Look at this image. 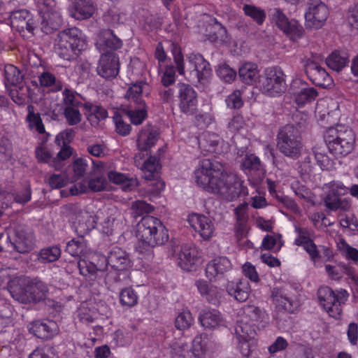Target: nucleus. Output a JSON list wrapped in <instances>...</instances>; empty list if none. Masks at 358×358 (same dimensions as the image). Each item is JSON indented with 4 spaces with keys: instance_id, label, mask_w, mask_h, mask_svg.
Returning a JSON list of instances; mask_svg holds the SVG:
<instances>
[{
    "instance_id": "nucleus-1",
    "label": "nucleus",
    "mask_w": 358,
    "mask_h": 358,
    "mask_svg": "<svg viewBox=\"0 0 358 358\" xmlns=\"http://www.w3.org/2000/svg\"><path fill=\"white\" fill-rule=\"evenodd\" d=\"M194 178L199 187L229 201L248 194V189L240 177L227 173L220 164L208 159L200 162L194 171Z\"/></svg>"
},
{
    "instance_id": "nucleus-2",
    "label": "nucleus",
    "mask_w": 358,
    "mask_h": 358,
    "mask_svg": "<svg viewBox=\"0 0 358 358\" xmlns=\"http://www.w3.org/2000/svg\"><path fill=\"white\" fill-rule=\"evenodd\" d=\"M137 237L136 252L140 258L150 262L154 258V248L167 242L169 234L159 219L147 215L138 224Z\"/></svg>"
},
{
    "instance_id": "nucleus-3",
    "label": "nucleus",
    "mask_w": 358,
    "mask_h": 358,
    "mask_svg": "<svg viewBox=\"0 0 358 358\" xmlns=\"http://www.w3.org/2000/svg\"><path fill=\"white\" fill-rule=\"evenodd\" d=\"M55 46L61 58L70 61L76 58L86 48L87 41L80 29L71 27L57 34Z\"/></svg>"
},
{
    "instance_id": "nucleus-4",
    "label": "nucleus",
    "mask_w": 358,
    "mask_h": 358,
    "mask_svg": "<svg viewBox=\"0 0 358 358\" xmlns=\"http://www.w3.org/2000/svg\"><path fill=\"white\" fill-rule=\"evenodd\" d=\"M26 285L24 278H16L8 282V291L15 300L27 303L38 302L45 299L48 288L44 282L36 280L27 286Z\"/></svg>"
},
{
    "instance_id": "nucleus-5",
    "label": "nucleus",
    "mask_w": 358,
    "mask_h": 358,
    "mask_svg": "<svg viewBox=\"0 0 358 358\" xmlns=\"http://www.w3.org/2000/svg\"><path fill=\"white\" fill-rule=\"evenodd\" d=\"M325 143L330 153L335 156H346L354 149L355 136L352 130L342 131L329 128L324 136Z\"/></svg>"
},
{
    "instance_id": "nucleus-6",
    "label": "nucleus",
    "mask_w": 358,
    "mask_h": 358,
    "mask_svg": "<svg viewBox=\"0 0 358 358\" xmlns=\"http://www.w3.org/2000/svg\"><path fill=\"white\" fill-rule=\"evenodd\" d=\"M320 304L331 317L339 319L343 313V306L349 298L344 289L333 290L328 286H322L317 291Z\"/></svg>"
},
{
    "instance_id": "nucleus-7",
    "label": "nucleus",
    "mask_w": 358,
    "mask_h": 358,
    "mask_svg": "<svg viewBox=\"0 0 358 358\" xmlns=\"http://www.w3.org/2000/svg\"><path fill=\"white\" fill-rule=\"evenodd\" d=\"M215 343L206 334L196 336L192 342V350L187 344L176 343L173 350L181 358H212Z\"/></svg>"
},
{
    "instance_id": "nucleus-8",
    "label": "nucleus",
    "mask_w": 358,
    "mask_h": 358,
    "mask_svg": "<svg viewBox=\"0 0 358 358\" xmlns=\"http://www.w3.org/2000/svg\"><path fill=\"white\" fill-rule=\"evenodd\" d=\"M277 147L285 156L297 158L302 149L299 131L293 125L283 127L277 136Z\"/></svg>"
},
{
    "instance_id": "nucleus-9",
    "label": "nucleus",
    "mask_w": 358,
    "mask_h": 358,
    "mask_svg": "<svg viewBox=\"0 0 358 358\" xmlns=\"http://www.w3.org/2000/svg\"><path fill=\"white\" fill-rule=\"evenodd\" d=\"M285 75L281 68H266L264 76L260 80V88L263 93L270 96H278L286 90Z\"/></svg>"
},
{
    "instance_id": "nucleus-10",
    "label": "nucleus",
    "mask_w": 358,
    "mask_h": 358,
    "mask_svg": "<svg viewBox=\"0 0 358 358\" xmlns=\"http://www.w3.org/2000/svg\"><path fill=\"white\" fill-rule=\"evenodd\" d=\"M328 15V8L323 2L320 0H311L305 13L306 27L316 29L321 28Z\"/></svg>"
},
{
    "instance_id": "nucleus-11",
    "label": "nucleus",
    "mask_w": 358,
    "mask_h": 358,
    "mask_svg": "<svg viewBox=\"0 0 358 358\" xmlns=\"http://www.w3.org/2000/svg\"><path fill=\"white\" fill-rule=\"evenodd\" d=\"M7 242L9 246L19 253H27L34 248L32 236L21 226L11 229L9 231L7 236Z\"/></svg>"
},
{
    "instance_id": "nucleus-12",
    "label": "nucleus",
    "mask_w": 358,
    "mask_h": 358,
    "mask_svg": "<svg viewBox=\"0 0 358 358\" xmlns=\"http://www.w3.org/2000/svg\"><path fill=\"white\" fill-rule=\"evenodd\" d=\"M271 16L272 20L277 27L289 37L291 40H297L303 36V27L295 20H289L280 9L274 8Z\"/></svg>"
},
{
    "instance_id": "nucleus-13",
    "label": "nucleus",
    "mask_w": 358,
    "mask_h": 358,
    "mask_svg": "<svg viewBox=\"0 0 358 358\" xmlns=\"http://www.w3.org/2000/svg\"><path fill=\"white\" fill-rule=\"evenodd\" d=\"M178 97L179 108L186 115H194L197 111L198 97L194 88L188 84H178Z\"/></svg>"
},
{
    "instance_id": "nucleus-14",
    "label": "nucleus",
    "mask_w": 358,
    "mask_h": 358,
    "mask_svg": "<svg viewBox=\"0 0 358 358\" xmlns=\"http://www.w3.org/2000/svg\"><path fill=\"white\" fill-rule=\"evenodd\" d=\"M187 222L203 240L209 241L215 236V226L209 217L192 213L188 215Z\"/></svg>"
},
{
    "instance_id": "nucleus-15",
    "label": "nucleus",
    "mask_w": 358,
    "mask_h": 358,
    "mask_svg": "<svg viewBox=\"0 0 358 358\" xmlns=\"http://www.w3.org/2000/svg\"><path fill=\"white\" fill-rule=\"evenodd\" d=\"M178 266L183 270L192 271L201 264L199 252L193 244H184L177 253Z\"/></svg>"
},
{
    "instance_id": "nucleus-16",
    "label": "nucleus",
    "mask_w": 358,
    "mask_h": 358,
    "mask_svg": "<svg viewBox=\"0 0 358 358\" xmlns=\"http://www.w3.org/2000/svg\"><path fill=\"white\" fill-rule=\"evenodd\" d=\"M190 68L192 80L205 83L211 76V68L208 62L200 54L190 53L187 56Z\"/></svg>"
},
{
    "instance_id": "nucleus-17",
    "label": "nucleus",
    "mask_w": 358,
    "mask_h": 358,
    "mask_svg": "<svg viewBox=\"0 0 358 358\" xmlns=\"http://www.w3.org/2000/svg\"><path fill=\"white\" fill-rule=\"evenodd\" d=\"M106 262V266H110L113 270L124 271L132 265L128 253L119 247H113L108 252L106 257H103Z\"/></svg>"
},
{
    "instance_id": "nucleus-18",
    "label": "nucleus",
    "mask_w": 358,
    "mask_h": 358,
    "mask_svg": "<svg viewBox=\"0 0 358 358\" xmlns=\"http://www.w3.org/2000/svg\"><path fill=\"white\" fill-rule=\"evenodd\" d=\"M232 264L226 257H218L210 261L206 268V276L210 281H216L231 269Z\"/></svg>"
},
{
    "instance_id": "nucleus-19",
    "label": "nucleus",
    "mask_w": 358,
    "mask_h": 358,
    "mask_svg": "<svg viewBox=\"0 0 358 358\" xmlns=\"http://www.w3.org/2000/svg\"><path fill=\"white\" fill-rule=\"evenodd\" d=\"M199 144L201 149L206 153H215L217 155L227 152L229 144L224 143L218 135L214 133H206L199 140Z\"/></svg>"
},
{
    "instance_id": "nucleus-20",
    "label": "nucleus",
    "mask_w": 358,
    "mask_h": 358,
    "mask_svg": "<svg viewBox=\"0 0 358 358\" xmlns=\"http://www.w3.org/2000/svg\"><path fill=\"white\" fill-rule=\"evenodd\" d=\"M118 65V58L115 54H104L101 55L99 59L97 73L106 79L113 78L119 72Z\"/></svg>"
},
{
    "instance_id": "nucleus-21",
    "label": "nucleus",
    "mask_w": 358,
    "mask_h": 358,
    "mask_svg": "<svg viewBox=\"0 0 358 358\" xmlns=\"http://www.w3.org/2000/svg\"><path fill=\"white\" fill-rule=\"evenodd\" d=\"M199 321L205 329H216L227 327L225 320L220 311L216 309L202 310L199 313Z\"/></svg>"
},
{
    "instance_id": "nucleus-22",
    "label": "nucleus",
    "mask_w": 358,
    "mask_h": 358,
    "mask_svg": "<svg viewBox=\"0 0 358 358\" xmlns=\"http://www.w3.org/2000/svg\"><path fill=\"white\" fill-rule=\"evenodd\" d=\"M96 10L92 0H74L69 8L70 15L78 20L90 18Z\"/></svg>"
},
{
    "instance_id": "nucleus-23",
    "label": "nucleus",
    "mask_w": 358,
    "mask_h": 358,
    "mask_svg": "<svg viewBox=\"0 0 358 358\" xmlns=\"http://www.w3.org/2000/svg\"><path fill=\"white\" fill-rule=\"evenodd\" d=\"M306 72L310 80L316 85L325 87L331 82V78L326 70L314 62H308Z\"/></svg>"
},
{
    "instance_id": "nucleus-24",
    "label": "nucleus",
    "mask_w": 358,
    "mask_h": 358,
    "mask_svg": "<svg viewBox=\"0 0 358 358\" xmlns=\"http://www.w3.org/2000/svg\"><path fill=\"white\" fill-rule=\"evenodd\" d=\"M11 25L19 31H28L33 34L35 28L34 20L30 13L27 10H19L13 12L10 16Z\"/></svg>"
},
{
    "instance_id": "nucleus-25",
    "label": "nucleus",
    "mask_w": 358,
    "mask_h": 358,
    "mask_svg": "<svg viewBox=\"0 0 358 358\" xmlns=\"http://www.w3.org/2000/svg\"><path fill=\"white\" fill-rule=\"evenodd\" d=\"M29 331L38 338L50 339L57 334L58 327L57 323L52 320L46 322L36 321L31 324Z\"/></svg>"
},
{
    "instance_id": "nucleus-26",
    "label": "nucleus",
    "mask_w": 358,
    "mask_h": 358,
    "mask_svg": "<svg viewBox=\"0 0 358 358\" xmlns=\"http://www.w3.org/2000/svg\"><path fill=\"white\" fill-rule=\"evenodd\" d=\"M140 156L141 154L139 153L135 157L136 165L142 171L145 179L148 180H154L156 174L160 169L158 158L155 156H150L143 162H141V159H138Z\"/></svg>"
},
{
    "instance_id": "nucleus-27",
    "label": "nucleus",
    "mask_w": 358,
    "mask_h": 358,
    "mask_svg": "<svg viewBox=\"0 0 358 358\" xmlns=\"http://www.w3.org/2000/svg\"><path fill=\"white\" fill-rule=\"evenodd\" d=\"M158 138V131L150 125H146L139 133L137 146L141 151H148L155 145Z\"/></svg>"
},
{
    "instance_id": "nucleus-28",
    "label": "nucleus",
    "mask_w": 358,
    "mask_h": 358,
    "mask_svg": "<svg viewBox=\"0 0 358 358\" xmlns=\"http://www.w3.org/2000/svg\"><path fill=\"white\" fill-rule=\"evenodd\" d=\"M199 293L207 301L216 304L221 298V290L217 286L208 283L206 280L201 279L195 282Z\"/></svg>"
},
{
    "instance_id": "nucleus-29",
    "label": "nucleus",
    "mask_w": 358,
    "mask_h": 358,
    "mask_svg": "<svg viewBox=\"0 0 358 358\" xmlns=\"http://www.w3.org/2000/svg\"><path fill=\"white\" fill-rule=\"evenodd\" d=\"M226 289L227 293L236 300L244 302L249 297L250 286L248 280L242 279L238 282H229Z\"/></svg>"
},
{
    "instance_id": "nucleus-30",
    "label": "nucleus",
    "mask_w": 358,
    "mask_h": 358,
    "mask_svg": "<svg viewBox=\"0 0 358 358\" xmlns=\"http://www.w3.org/2000/svg\"><path fill=\"white\" fill-rule=\"evenodd\" d=\"M241 169L247 175H257L262 178L264 174V166L259 158L253 154L246 155L241 162Z\"/></svg>"
},
{
    "instance_id": "nucleus-31",
    "label": "nucleus",
    "mask_w": 358,
    "mask_h": 358,
    "mask_svg": "<svg viewBox=\"0 0 358 358\" xmlns=\"http://www.w3.org/2000/svg\"><path fill=\"white\" fill-rule=\"evenodd\" d=\"M108 177L111 182L120 185L125 192L131 191L138 185V181L136 177L117 171H111L108 172Z\"/></svg>"
},
{
    "instance_id": "nucleus-32",
    "label": "nucleus",
    "mask_w": 358,
    "mask_h": 358,
    "mask_svg": "<svg viewBox=\"0 0 358 358\" xmlns=\"http://www.w3.org/2000/svg\"><path fill=\"white\" fill-rule=\"evenodd\" d=\"M271 299L275 304L276 311L283 313L294 312L293 302L283 290L274 288L272 290Z\"/></svg>"
},
{
    "instance_id": "nucleus-33",
    "label": "nucleus",
    "mask_w": 358,
    "mask_h": 358,
    "mask_svg": "<svg viewBox=\"0 0 358 358\" xmlns=\"http://www.w3.org/2000/svg\"><path fill=\"white\" fill-rule=\"evenodd\" d=\"M41 29L48 34L57 30L62 24V17L60 10L41 15Z\"/></svg>"
},
{
    "instance_id": "nucleus-34",
    "label": "nucleus",
    "mask_w": 358,
    "mask_h": 358,
    "mask_svg": "<svg viewBox=\"0 0 358 358\" xmlns=\"http://www.w3.org/2000/svg\"><path fill=\"white\" fill-rule=\"evenodd\" d=\"M147 87H148V85L146 82L141 81L134 83L128 89L125 94V98L131 103H134V105L141 104L142 106L145 102L141 96Z\"/></svg>"
},
{
    "instance_id": "nucleus-35",
    "label": "nucleus",
    "mask_w": 358,
    "mask_h": 358,
    "mask_svg": "<svg viewBox=\"0 0 358 358\" xmlns=\"http://www.w3.org/2000/svg\"><path fill=\"white\" fill-rule=\"evenodd\" d=\"M238 75L243 82L252 85L259 78V71L255 64L248 62L240 67Z\"/></svg>"
},
{
    "instance_id": "nucleus-36",
    "label": "nucleus",
    "mask_w": 358,
    "mask_h": 358,
    "mask_svg": "<svg viewBox=\"0 0 358 358\" xmlns=\"http://www.w3.org/2000/svg\"><path fill=\"white\" fill-rule=\"evenodd\" d=\"M100 218L99 215L95 217L89 215L82 216L81 219L75 223L76 232L79 236L83 237L95 227L96 223L95 219L99 220Z\"/></svg>"
},
{
    "instance_id": "nucleus-37",
    "label": "nucleus",
    "mask_w": 358,
    "mask_h": 358,
    "mask_svg": "<svg viewBox=\"0 0 358 358\" xmlns=\"http://www.w3.org/2000/svg\"><path fill=\"white\" fill-rule=\"evenodd\" d=\"M27 112L28 114L26 117V121L28 123L29 128L41 134L45 133V127L43 124L41 115L38 113H35L34 106L29 105L27 106Z\"/></svg>"
},
{
    "instance_id": "nucleus-38",
    "label": "nucleus",
    "mask_w": 358,
    "mask_h": 358,
    "mask_svg": "<svg viewBox=\"0 0 358 358\" xmlns=\"http://www.w3.org/2000/svg\"><path fill=\"white\" fill-rule=\"evenodd\" d=\"M346 52L334 51L326 59L327 65L331 69L339 71L348 63Z\"/></svg>"
},
{
    "instance_id": "nucleus-39",
    "label": "nucleus",
    "mask_w": 358,
    "mask_h": 358,
    "mask_svg": "<svg viewBox=\"0 0 358 358\" xmlns=\"http://www.w3.org/2000/svg\"><path fill=\"white\" fill-rule=\"evenodd\" d=\"M255 329L250 324L247 318L238 320L235 327V336L236 339H246L255 337Z\"/></svg>"
},
{
    "instance_id": "nucleus-40",
    "label": "nucleus",
    "mask_w": 358,
    "mask_h": 358,
    "mask_svg": "<svg viewBox=\"0 0 358 358\" xmlns=\"http://www.w3.org/2000/svg\"><path fill=\"white\" fill-rule=\"evenodd\" d=\"M4 85L6 87L9 85H17L22 81L23 76L20 70L13 64H6L4 66Z\"/></svg>"
},
{
    "instance_id": "nucleus-41",
    "label": "nucleus",
    "mask_w": 358,
    "mask_h": 358,
    "mask_svg": "<svg viewBox=\"0 0 358 358\" xmlns=\"http://www.w3.org/2000/svg\"><path fill=\"white\" fill-rule=\"evenodd\" d=\"M317 96V92L313 87H304L294 94V100L299 106L314 101Z\"/></svg>"
},
{
    "instance_id": "nucleus-42",
    "label": "nucleus",
    "mask_w": 358,
    "mask_h": 358,
    "mask_svg": "<svg viewBox=\"0 0 358 358\" xmlns=\"http://www.w3.org/2000/svg\"><path fill=\"white\" fill-rule=\"evenodd\" d=\"M138 296L136 292L131 287H126L120 293V302L122 306L131 308L138 303Z\"/></svg>"
},
{
    "instance_id": "nucleus-43",
    "label": "nucleus",
    "mask_w": 358,
    "mask_h": 358,
    "mask_svg": "<svg viewBox=\"0 0 358 358\" xmlns=\"http://www.w3.org/2000/svg\"><path fill=\"white\" fill-rule=\"evenodd\" d=\"M135 108L127 109L125 110L126 115L129 117L132 124L138 125L143 122L147 117V110L145 104H136Z\"/></svg>"
},
{
    "instance_id": "nucleus-44",
    "label": "nucleus",
    "mask_w": 358,
    "mask_h": 358,
    "mask_svg": "<svg viewBox=\"0 0 358 358\" xmlns=\"http://www.w3.org/2000/svg\"><path fill=\"white\" fill-rule=\"evenodd\" d=\"M39 83L41 86L45 87H52V91H59L62 88V84L59 80H57L54 74L50 72L45 71L38 77Z\"/></svg>"
},
{
    "instance_id": "nucleus-45",
    "label": "nucleus",
    "mask_w": 358,
    "mask_h": 358,
    "mask_svg": "<svg viewBox=\"0 0 358 358\" xmlns=\"http://www.w3.org/2000/svg\"><path fill=\"white\" fill-rule=\"evenodd\" d=\"M35 155L39 162L48 164L55 169L59 170V165L58 162L55 161V157H52L51 152L47 148L43 146L36 148Z\"/></svg>"
},
{
    "instance_id": "nucleus-46",
    "label": "nucleus",
    "mask_w": 358,
    "mask_h": 358,
    "mask_svg": "<svg viewBox=\"0 0 358 358\" xmlns=\"http://www.w3.org/2000/svg\"><path fill=\"white\" fill-rule=\"evenodd\" d=\"M106 215V217L101 222V224L103 232L108 235L112 234L115 223L120 213L116 208H112L108 209Z\"/></svg>"
},
{
    "instance_id": "nucleus-47",
    "label": "nucleus",
    "mask_w": 358,
    "mask_h": 358,
    "mask_svg": "<svg viewBox=\"0 0 358 358\" xmlns=\"http://www.w3.org/2000/svg\"><path fill=\"white\" fill-rule=\"evenodd\" d=\"M294 231L297 234V236L294 241V245L297 246H301L313 242L312 235L313 231L307 227H300L299 226H294Z\"/></svg>"
},
{
    "instance_id": "nucleus-48",
    "label": "nucleus",
    "mask_w": 358,
    "mask_h": 358,
    "mask_svg": "<svg viewBox=\"0 0 358 358\" xmlns=\"http://www.w3.org/2000/svg\"><path fill=\"white\" fill-rule=\"evenodd\" d=\"M243 10L245 14L251 17L257 24L261 25L264 23L266 17L264 10L248 4L244 5Z\"/></svg>"
},
{
    "instance_id": "nucleus-49",
    "label": "nucleus",
    "mask_w": 358,
    "mask_h": 358,
    "mask_svg": "<svg viewBox=\"0 0 358 358\" xmlns=\"http://www.w3.org/2000/svg\"><path fill=\"white\" fill-rule=\"evenodd\" d=\"M61 256V250L57 246H50L42 249L38 254V259L41 263L53 262Z\"/></svg>"
},
{
    "instance_id": "nucleus-50",
    "label": "nucleus",
    "mask_w": 358,
    "mask_h": 358,
    "mask_svg": "<svg viewBox=\"0 0 358 358\" xmlns=\"http://www.w3.org/2000/svg\"><path fill=\"white\" fill-rule=\"evenodd\" d=\"M244 313L245 314L244 318H247L248 320L250 318L254 322H266L268 320V315L266 312L255 306H248L245 308Z\"/></svg>"
},
{
    "instance_id": "nucleus-51",
    "label": "nucleus",
    "mask_w": 358,
    "mask_h": 358,
    "mask_svg": "<svg viewBox=\"0 0 358 358\" xmlns=\"http://www.w3.org/2000/svg\"><path fill=\"white\" fill-rule=\"evenodd\" d=\"M80 107H69L64 108V116L66 122L70 126L79 124L82 120V115L80 112Z\"/></svg>"
},
{
    "instance_id": "nucleus-52",
    "label": "nucleus",
    "mask_w": 358,
    "mask_h": 358,
    "mask_svg": "<svg viewBox=\"0 0 358 358\" xmlns=\"http://www.w3.org/2000/svg\"><path fill=\"white\" fill-rule=\"evenodd\" d=\"M194 319L189 310H183L176 318L175 325L179 330L188 329L193 323Z\"/></svg>"
},
{
    "instance_id": "nucleus-53",
    "label": "nucleus",
    "mask_w": 358,
    "mask_h": 358,
    "mask_svg": "<svg viewBox=\"0 0 358 358\" xmlns=\"http://www.w3.org/2000/svg\"><path fill=\"white\" fill-rule=\"evenodd\" d=\"M326 196L324 198V202L326 207L331 210H336L338 209H345L346 206L344 201L341 199V197L334 194L325 192Z\"/></svg>"
},
{
    "instance_id": "nucleus-54",
    "label": "nucleus",
    "mask_w": 358,
    "mask_h": 358,
    "mask_svg": "<svg viewBox=\"0 0 358 358\" xmlns=\"http://www.w3.org/2000/svg\"><path fill=\"white\" fill-rule=\"evenodd\" d=\"M86 108L88 110V120L92 122L94 119L101 120L106 118L108 113L106 110L101 106L94 104H86Z\"/></svg>"
},
{
    "instance_id": "nucleus-55",
    "label": "nucleus",
    "mask_w": 358,
    "mask_h": 358,
    "mask_svg": "<svg viewBox=\"0 0 358 358\" xmlns=\"http://www.w3.org/2000/svg\"><path fill=\"white\" fill-rule=\"evenodd\" d=\"M85 243L82 241L75 239L69 241L66 247V251L73 257L83 255L85 252Z\"/></svg>"
},
{
    "instance_id": "nucleus-56",
    "label": "nucleus",
    "mask_w": 358,
    "mask_h": 358,
    "mask_svg": "<svg viewBox=\"0 0 358 358\" xmlns=\"http://www.w3.org/2000/svg\"><path fill=\"white\" fill-rule=\"evenodd\" d=\"M323 189L325 192L334 194L341 196L348 193V189L340 181H332L324 185Z\"/></svg>"
},
{
    "instance_id": "nucleus-57",
    "label": "nucleus",
    "mask_w": 358,
    "mask_h": 358,
    "mask_svg": "<svg viewBox=\"0 0 358 358\" xmlns=\"http://www.w3.org/2000/svg\"><path fill=\"white\" fill-rule=\"evenodd\" d=\"M238 342V347L241 353L244 357H248L254 350L256 346L255 337L249 338L246 339H236Z\"/></svg>"
},
{
    "instance_id": "nucleus-58",
    "label": "nucleus",
    "mask_w": 358,
    "mask_h": 358,
    "mask_svg": "<svg viewBox=\"0 0 358 358\" xmlns=\"http://www.w3.org/2000/svg\"><path fill=\"white\" fill-rule=\"evenodd\" d=\"M78 317L83 323H92L96 317V313L94 310L90 309L86 303H82L78 310Z\"/></svg>"
},
{
    "instance_id": "nucleus-59",
    "label": "nucleus",
    "mask_w": 358,
    "mask_h": 358,
    "mask_svg": "<svg viewBox=\"0 0 358 358\" xmlns=\"http://www.w3.org/2000/svg\"><path fill=\"white\" fill-rule=\"evenodd\" d=\"M113 119L115 125L116 131L119 134L122 136H127L129 134L131 131V126L124 122L122 116L120 113L115 112Z\"/></svg>"
},
{
    "instance_id": "nucleus-60",
    "label": "nucleus",
    "mask_w": 358,
    "mask_h": 358,
    "mask_svg": "<svg viewBox=\"0 0 358 358\" xmlns=\"http://www.w3.org/2000/svg\"><path fill=\"white\" fill-rule=\"evenodd\" d=\"M217 74L226 83H231L236 76V72L227 64L220 65L217 69Z\"/></svg>"
},
{
    "instance_id": "nucleus-61",
    "label": "nucleus",
    "mask_w": 358,
    "mask_h": 358,
    "mask_svg": "<svg viewBox=\"0 0 358 358\" xmlns=\"http://www.w3.org/2000/svg\"><path fill=\"white\" fill-rule=\"evenodd\" d=\"M63 108L67 106L71 107H81L83 103L76 97L73 91L65 89L63 92Z\"/></svg>"
},
{
    "instance_id": "nucleus-62",
    "label": "nucleus",
    "mask_w": 358,
    "mask_h": 358,
    "mask_svg": "<svg viewBox=\"0 0 358 358\" xmlns=\"http://www.w3.org/2000/svg\"><path fill=\"white\" fill-rule=\"evenodd\" d=\"M125 20L126 15L115 8L110 9L105 16V20L112 25L123 23Z\"/></svg>"
},
{
    "instance_id": "nucleus-63",
    "label": "nucleus",
    "mask_w": 358,
    "mask_h": 358,
    "mask_svg": "<svg viewBox=\"0 0 358 358\" xmlns=\"http://www.w3.org/2000/svg\"><path fill=\"white\" fill-rule=\"evenodd\" d=\"M245 126L243 117L239 114L234 115L227 124V129L232 134L237 133Z\"/></svg>"
},
{
    "instance_id": "nucleus-64",
    "label": "nucleus",
    "mask_w": 358,
    "mask_h": 358,
    "mask_svg": "<svg viewBox=\"0 0 358 358\" xmlns=\"http://www.w3.org/2000/svg\"><path fill=\"white\" fill-rule=\"evenodd\" d=\"M291 189L299 198L306 201L311 199V192L299 181L292 182Z\"/></svg>"
}]
</instances>
